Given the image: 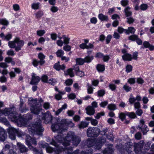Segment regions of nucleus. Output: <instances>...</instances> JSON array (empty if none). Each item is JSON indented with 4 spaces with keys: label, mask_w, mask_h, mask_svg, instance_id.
I'll return each mask as SVG.
<instances>
[{
    "label": "nucleus",
    "mask_w": 154,
    "mask_h": 154,
    "mask_svg": "<svg viewBox=\"0 0 154 154\" xmlns=\"http://www.w3.org/2000/svg\"><path fill=\"white\" fill-rule=\"evenodd\" d=\"M17 145L18 146L20 151L21 153L25 152L28 151V149L25 146L22 144L20 143H17Z\"/></svg>",
    "instance_id": "21"
},
{
    "label": "nucleus",
    "mask_w": 154,
    "mask_h": 154,
    "mask_svg": "<svg viewBox=\"0 0 154 154\" xmlns=\"http://www.w3.org/2000/svg\"><path fill=\"white\" fill-rule=\"evenodd\" d=\"M53 67L54 68L58 71L60 70L63 71L66 68V66L64 64L61 65H60V62L59 61H58L57 63H55Z\"/></svg>",
    "instance_id": "20"
},
{
    "label": "nucleus",
    "mask_w": 154,
    "mask_h": 154,
    "mask_svg": "<svg viewBox=\"0 0 154 154\" xmlns=\"http://www.w3.org/2000/svg\"><path fill=\"white\" fill-rule=\"evenodd\" d=\"M63 42L64 44L67 45L69 43V38H68V37H66L65 35H63Z\"/></svg>",
    "instance_id": "45"
},
{
    "label": "nucleus",
    "mask_w": 154,
    "mask_h": 154,
    "mask_svg": "<svg viewBox=\"0 0 154 154\" xmlns=\"http://www.w3.org/2000/svg\"><path fill=\"white\" fill-rule=\"evenodd\" d=\"M23 104V100L21 99L20 100V104L19 110L22 112H25L26 110H27L28 109H22V107Z\"/></svg>",
    "instance_id": "40"
},
{
    "label": "nucleus",
    "mask_w": 154,
    "mask_h": 154,
    "mask_svg": "<svg viewBox=\"0 0 154 154\" xmlns=\"http://www.w3.org/2000/svg\"><path fill=\"white\" fill-rule=\"evenodd\" d=\"M114 152L113 149L110 147H107L105 148L103 151V154H112Z\"/></svg>",
    "instance_id": "27"
},
{
    "label": "nucleus",
    "mask_w": 154,
    "mask_h": 154,
    "mask_svg": "<svg viewBox=\"0 0 154 154\" xmlns=\"http://www.w3.org/2000/svg\"><path fill=\"white\" fill-rule=\"evenodd\" d=\"M103 142L102 140L98 141L97 140L96 141L93 140H88L87 144L89 149L85 152L82 151L81 152V154H92L93 150L90 147H94L96 150H99L101 148L102 146V143Z\"/></svg>",
    "instance_id": "3"
},
{
    "label": "nucleus",
    "mask_w": 154,
    "mask_h": 154,
    "mask_svg": "<svg viewBox=\"0 0 154 154\" xmlns=\"http://www.w3.org/2000/svg\"><path fill=\"white\" fill-rule=\"evenodd\" d=\"M40 3L39 2L33 3L32 5V9L34 10H37L39 8V5Z\"/></svg>",
    "instance_id": "42"
},
{
    "label": "nucleus",
    "mask_w": 154,
    "mask_h": 154,
    "mask_svg": "<svg viewBox=\"0 0 154 154\" xmlns=\"http://www.w3.org/2000/svg\"><path fill=\"white\" fill-rule=\"evenodd\" d=\"M0 122L4 124L8 127L7 129L9 137L12 140H14L16 138V134H17L19 137H22L24 134L19 129H16L11 126L9 122L5 117H0Z\"/></svg>",
    "instance_id": "1"
},
{
    "label": "nucleus",
    "mask_w": 154,
    "mask_h": 154,
    "mask_svg": "<svg viewBox=\"0 0 154 154\" xmlns=\"http://www.w3.org/2000/svg\"><path fill=\"white\" fill-rule=\"evenodd\" d=\"M137 128L141 130L143 135L146 134L149 131V129L146 125L143 126L138 125Z\"/></svg>",
    "instance_id": "22"
},
{
    "label": "nucleus",
    "mask_w": 154,
    "mask_h": 154,
    "mask_svg": "<svg viewBox=\"0 0 154 154\" xmlns=\"http://www.w3.org/2000/svg\"><path fill=\"white\" fill-rule=\"evenodd\" d=\"M108 101H107L102 102L100 104V107L104 108L108 104Z\"/></svg>",
    "instance_id": "60"
},
{
    "label": "nucleus",
    "mask_w": 154,
    "mask_h": 154,
    "mask_svg": "<svg viewBox=\"0 0 154 154\" xmlns=\"http://www.w3.org/2000/svg\"><path fill=\"white\" fill-rule=\"evenodd\" d=\"M8 66L6 63L2 62L0 63V67L3 68L4 69H6L8 67Z\"/></svg>",
    "instance_id": "63"
},
{
    "label": "nucleus",
    "mask_w": 154,
    "mask_h": 154,
    "mask_svg": "<svg viewBox=\"0 0 154 154\" xmlns=\"http://www.w3.org/2000/svg\"><path fill=\"white\" fill-rule=\"evenodd\" d=\"M63 49L66 51H69L71 50V47L69 45H66L63 47Z\"/></svg>",
    "instance_id": "57"
},
{
    "label": "nucleus",
    "mask_w": 154,
    "mask_h": 154,
    "mask_svg": "<svg viewBox=\"0 0 154 154\" xmlns=\"http://www.w3.org/2000/svg\"><path fill=\"white\" fill-rule=\"evenodd\" d=\"M18 120L16 123L19 127H21L26 123L32 119V115L30 114H27L25 117H22L21 116L18 114Z\"/></svg>",
    "instance_id": "10"
},
{
    "label": "nucleus",
    "mask_w": 154,
    "mask_h": 154,
    "mask_svg": "<svg viewBox=\"0 0 154 154\" xmlns=\"http://www.w3.org/2000/svg\"><path fill=\"white\" fill-rule=\"evenodd\" d=\"M76 62L77 65H82L85 63L84 59L77 58L76 59Z\"/></svg>",
    "instance_id": "36"
},
{
    "label": "nucleus",
    "mask_w": 154,
    "mask_h": 154,
    "mask_svg": "<svg viewBox=\"0 0 154 154\" xmlns=\"http://www.w3.org/2000/svg\"><path fill=\"white\" fill-rule=\"evenodd\" d=\"M45 32L44 30H39L37 31V35L40 36L43 35Z\"/></svg>",
    "instance_id": "56"
},
{
    "label": "nucleus",
    "mask_w": 154,
    "mask_h": 154,
    "mask_svg": "<svg viewBox=\"0 0 154 154\" xmlns=\"http://www.w3.org/2000/svg\"><path fill=\"white\" fill-rule=\"evenodd\" d=\"M54 123H52L51 129L53 132L57 131L61 133L63 131L66 129L67 124L66 120L65 119H61L58 118L54 119Z\"/></svg>",
    "instance_id": "2"
},
{
    "label": "nucleus",
    "mask_w": 154,
    "mask_h": 154,
    "mask_svg": "<svg viewBox=\"0 0 154 154\" xmlns=\"http://www.w3.org/2000/svg\"><path fill=\"white\" fill-rule=\"evenodd\" d=\"M89 122L85 121L81 122L78 125L79 128L80 129L88 127Z\"/></svg>",
    "instance_id": "28"
},
{
    "label": "nucleus",
    "mask_w": 154,
    "mask_h": 154,
    "mask_svg": "<svg viewBox=\"0 0 154 154\" xmlns=\"http://www.w3.org/2000/svg\"><path fill=\"white\" fill-rule=\"evenodd\" d=\"M134 107L135 109H140L141 107L140 103L139 102H135L134 104Z\"/></svg>",
    "instance_id": "64"
},
{
    "label": "nucleus",
    "mask_w": 154,
    "mask_h": 154,
    "mask_svg": "<svg viewBox=\"0 0 154 154\" xmlns=\"http://www.w3.org/2000/svg\"><path fill=\"white\" fill-rule=\"evenodd\" d=\"M126 29H124L122 27H119L118 28V32L122 34L124 32H125Z\"/></svg>",
    "instance_id": "61"
},
{
    "label": "nucleus",
    "mask_w": 154,
    "mask_h": 154,
    "mask_svg": "<svg viewBox=\"0 0 154 154\" xmlns=\"http://www.w3.org/2000/svg\"><path fill=\"white\" fill-rule=\"evenodd\" d=\"M96 68L98 72H103L105 70V66L104 65L98 64L97 65Z\"/></svg>",
    "instance_id": "35"
},
{
    "label": "nucleus",
    "mask_w": 154,
    "mask_h": 154,
    "mask_svg": "<svg viewBox=\"0 0 154 154\" xmlns=\"http://www.w3.org/2000/svg\"><path fill=\"white\" fill-rule=\"evenodd\" d=\"M41 120L39 119L32 125V126L28 128L29 131L33 134L36 133L39 135L42 136L44 128L41 125Z\"/></svg>",
    "instance_id": "5"
},
{
    "label": "nucleus",
    "mask_w": 154,
    "mask_h": 154,
    "mask_svg": "<svg viewBox=\"0 0 154 154\" xmlns=\"http://www.w3.org/2000/svg\"><path fill=\"white\" fill-rule=\"evenodd\" d=\"M86 113L89 115H92L95 113V109L91 106H88L85 109Z\"/></svg>",
    "instance_id": "23"
},
{
    "label": "nucleus",
    "mask_w": 154,
    "mask_h": 154,
    "mask_svg": "<svg viewBox=\"0 0 154 154\" xmlns=\"http://www.w3.org/2000/svg\"><path fill=\"white\" fill-rule=\"evenodd\" d=\"M0 23L4 25L7 26L8 25L9 22L5 19L0 20Z\"/></svg>",
    "instance_id": "49"
},
{
    "label": "nucleus",
    "mask_w": 154,
    "mask_h": 154,
    "mask_svg": "<svg viewBox=\"0 0 154 154\" xmlns=\"http://www.w3.org/2000/svg\"><path fill=\"white\" fill-rule=\"evenodd\" d=\"M128 0H122L121 2V3L122 6L125 7L128 5Z\"/></svg>",
    "instance_id": "53"
},
{
    "label": "nucleus",
    "mask_w": 154,
    "mask_h": 154,
    "mask_svg": "<svg viewBox=\"0 0 154 154\" xmlns=\"http://www.w3.org/2000/svg\"><path fill=\"white\" fill-rule=\"evenodd\" d=\"M144 143V142L141 140L139 143H134V150L136 154H139L141 152Z\"/></svg>",
    "instance_id": "12"
},
{
    "label": "nucleus",
    "mask_w": 154,
    "mask_h": 154,
    "mask_svg": "<svg viewBox=\"0 0 154 154\" xmlns=\"http://www.w3.org/2000/svg\"><path fill=\"white\" fill-rule=\"evenodd\" d=\"M43 12L40 11H38L35 14V17L37 19L41 17L43 15Z\"/></svg>",
    "instance_id": "39"
},
{
    "label": "nucleus",
    "mask_w": 154,
    "mask_h": 154,
    "mask_svg": "<svg viewBox=\"0 0 154 154\" xmlns=\"http://www.w3.org/2000/svg\"><path fill=\"white\" fill-rule=\"evenodd\" d=\"M22 132V131H21ZM24 134L23 136L22 137H19L17 134L18 137H23L25 136H26V144L28 146L30 149L33 151L36 154H43V152L42 150H38L36 148L33 147L31 144L36 145L37 142L36 139L34 138L31 137L29 135L25 134L24 133L22 132Z\"/></svg>",
    "instance_id": "4"
},
{
    "label": "nucleus",
    "mask_w": 154,
    "mask_h": 154,
    "mask_svg": "<svg viewBox=\"0 0 154 154\" xmlns=\"http://www.w3.org/2000/svg\"><path fill=\"white\" fill-rule=\"evenodd\" d=\"M127 20V22L129 24H132L134 21V19L131 17H128Z\"/></svg>",
    "instance_id": "47"
},
{
    "label": "nucleus",
    "mask_w": 154,
    "mask_h": 154,
    "mask_svg": "<svg viewBox=\"0 0 154 154\" xmlns=\"http://www.w3.org/2000/svg\"><path fill=\"white\" fill-rule=\"evenodd\" d=\"M38 57L40 59L39 62L40 65H42L45 63V61L44 60L45 57V56L42 53L38 54Z\"/></svg>",
    "instance_id": "24"
},
{
    "label": "nucleus",
    "mask_w": 154,
    "mask_h": 154,
    "mask_svg": "<svg viewBox=\"0 0 154 154\" xmlns=\"http://www.w3.org/2000/svg\"><path fill=\"white\" fill-rule=\"evenodd\" d=\"M98 18L101 21H107L108 20V17L107 16L103 15L102 14H100L98 15Z\"/></svg>",
    "instance_id": "32"
},
{
    "label": "nucleus",
    "mask_w": 154,
    "mask_h": 154,
    "mask_svg": "<svg viewBox=\"0 0 154 154\" xmlns=\"http://www.w3.org/2000/svg\"><path fill=\"white\" fill-rule=\"evenodd\" d=\"M75 134L72 131L68 132L65 138V142L63 143V146H64V148L65 149V152L67 154H70L72 153V148L71 146H68L70 145L69 143L72 141L75 136Z\"/></svg>",
    "instance_id": "6"
},
{
    "label": "nucleus",
    "mask_w": 154,
    "mask_h": 154,
    "mask_svg": "<svg viewBox=\"0 0 154 154\" xmlns=\"http://www.w3.org/2000/svg\"><path fill=\"white\" fill-rule=\"evenodd\" d=\"M132 69V66L130 65H127L126 67V71L127 73L131 72Z\"/></svg>",
    "instance_id": "52"
},
{
    "label": "nucleus",
    "mask_w": 154,
    "mask_h": 154,
    "mask_svg": "<svg viewBox=\"0 0 154 154\" xmlns=\"http://www.w3.org/2000/svg\"><path fill=\"white\" fill-rule=\"evenodd\" d=\"M67 105L65 103L62 105V107L58 109L56 112L55 114L56 115H59L63 110L66 109L67 107Z\"/></svg>",
    "instance_id": "33"
},
{
    "label": "nucleus",
    "mask_w": 154,
    "mask_h": 154,
    "mask_svg": "<svg viewBox=\"0 0 154 154\" xmlns=\"http://www.w3.org/2000/svg\"><path fill=\"white\" fill-rule=\"evenodd\" d=\"M135 30H136L134 27H128V29H126L125 33L127 34H129L130 33L134 34Z\"/></svg>",
    "instance_id": "29"
},
{
    "label": "nucleus",
    "mask_w": 154,
    "mask_h": 154,
    "mask_svg": "<svg viewBox=\"0 0 154 154\" xmlns=\"http://www.w3.org/2000/svg\"><path fill=\"white\" fill-rule=\"evenodd\" d=\"M42 119L45 124H47L51 122L53 119V117L50 112L48 111L45 113H42Z\"/></svg>",
    "instance_id": "13"
},
{
    "label": "nucleus",
    "mask_w": 154,
    "mask_h": 154,
    "mask_svg": "<svg viewBox=\"0 0 154 154\" xmlns=\"http://www.w3.org/2000/svg\"><path fill=\"white\" fill-rule=\"evenodd\" d=\"M43 106L45 109H49L50 107V103L48 102H46L44 103Z\"/></svg>",
    "instance_id": "58"
},
{
    "label": "nucleus",
    "mask_w": 154,
    "mask_h": 154,
    "mask_svg": "<svg viewBox=\"0 0 154 154\" xmlns=\"http://www.w3.org/2000/svg\"><path fill=\"white\" fill-rule=\"evenodd\" d=\"M130 8L129 7H127L125 9V14L127 17L130 16L132 14V12L130 10Z\"/></svg>",
    "instance_id": "31"
},
{
    "label": "nucleus",
    "mask_w": 154,
    "mask_h": 154,
    "mask_svg": "<svg viewBox=\"0 0 154 154\" xmlns=\"http://www.w3.org/2000/svg\"><path fill=\"white\" fill-rule=\"evenodd\" d=\"M105 94V91L104 90H100L97 91V95L98 97H103Z\"/></svg>",
    "instance_id": "46"
},
{
    "label": "nucleus",
    "mask_w": 154,
    "mask_h": 154,
    "mask_svg": "<svg viewBox=\"0 0 154 154\" xmlns=\"http://www.w3.org/2000/svg\"><path fill=\"white\" fill-rule=\"evenodd\" d=\"M48 83L54 85L57 83V81L55 79H50L48 81Z\"/></svg>",
    "instance_id": "44"
},
{
    "label": "nucleus",
    "mask_w": 154,
    "mask_h": 154,
    "mask_svg": "<svg viewBox=\"0 0 154 154\" xmlns=\"http://www.w3.org/2000/svg\"><path fill=\"white\" fill-rule=\"evenodd\" d=\"M58 10V8L55 6H52L50 8V11L53 13L57 12Z\"/></svg>",
    "instance_id": "54"
},
{
    "label": "nucleus",
    "mask_w": 154,
    "mask_h": 154,
    "mask_svg": "<svg viewBox=\"0 0 154 154\" xmlns=\"http://www.w3.org/2000/svg\"><path fill=\"white\" fill-rule=\"evenodd\" d=\"M107 108L110 110H114L116 109V106L114 104H110L108 105Z\"/></svg>",
    "instance_id": "43"
},
{
    "label": "nucleus",
    "mask_w": 154,
    "mask_h": 154,
    "mask_svg": "<svg viewBox=\"0 0 154 154\" xmlns=\"http://www.w3.org/2000/svg\"><path fill=\"white\" fill-rule=\"evenodd\" d=\"M16 42H15V39L14 41H9L8 43V45L10 48H15H15L16 47Z\"/></svg>",
    "instance_id": "37"
},
{
    "label": "nucleus",
    "mask_w": 154,
    "mask_h": 154,
    "mask_svg": "<svg viewBox=\"0 0 154 154\" xmlns=\"http://www.w3.org/2000/svg\"><path fill=\"white\" fill-rule=\"evenodd\" d=\"M125 114L131 119H135L137 117L136 114L134 112H125Z\"/></svg>",
    "instance_id": "30"
},
{
    "label": "nucleus",
    "mask_w": 154,
    "mask_h": 154,
    "mask_svg": "<svg viewBox=\"0 0 154 154\" xmlns=\"http://www.w3.org/2000/svg\"><path fill=\"white\" fill-rule=\"evenodd\" d=\"M125 148L126 152L129 154L131 153L132 152V149L134 148L133 143L130 142H128L125 144Z\"/></svg>",
    "instance_id": "18"
},
{
    "label": "nucleus",
    "mask_w": 154,
    "mask_h": 154,
    "mask_svg": "<svg viewBox=\"0 0 154 154\" xmlns=\"http://www.w3.org/2000/svg\"><path fill=\"white\" fill-rule=\"evenodd\" d=\"M100 130L97 127H90L87 130V135L89 137H97L99 135Z\"/></svg>",
    "instance_id": "11"
},
{
    "label": "nucleus",
    "mask_w": 154,
    "mask_h": 154,
    "mask_svg": "<svg viewBox=\"0 0 154 154\" xmlns=\"http://www.w3.org/2000/svg\"><path fill=\"white\" fill-rule=\"evenodd\" d=\"M15 42L17 45L15 48V51H18L21 50V48L23 46L24 42L23 40H21L19 37H17L15 38Z\"/></svg>",
    "instance_id": "14"
},
{
    "label": "nucleus",
    "mask_w": 154,
    "mask_h": 154,
    "mask_svg": "<svg viewBox=\"0 0 154 154\" xmlns=\"http://www.w3.org/2000/svg\"><path fill=\"white\" fill-rule=\"evenodd\" d=\"M57 56L58 57H61L64 54V51L61 49H59L56 52Z\"/></svg>",
    "instance_id": "38"
},
{
    "label": "nucleus",
    "mask_w": 154,
    "mask_h": 154,
    "mask_svg": "<svg viewBox=\"0 0 154 154\" xmlns=\"http://www.w3.org/2000/svg\"><path fill=\"white\" fill-rule=\"evenodd\" d=\"M75 112L72 110H68L67 112V114L69 116H72L74 115Z\"/></svg>",
    "instance_id": "51"
},
{
    "label": "nucleus",
    "mask_w": 154,
    "mask_h": 154,
    "mask_svg": "<svg viewBox=\"0 0 154 154\" xmlns=\"http://www.w3.org/2000/svg\"><path fill=\"white\" fill-rule=\"evenodd\" d=\"M123 88L127 92L130 91L131 89V88L127 85L126 84L124 85Z\"/></svg>",
    "instance_id": "50"
},
{
    "label": "nucleus",
    "mask_w": 154,
    "mask_h": 154,
    "mask_svg": "<svg viewBox=\"0 0 154 154\" xmlns=\"http://www.w3.org/2000/svg\"><path fill=\"white\" fill-rule=\"evenodd\" d=\"M137 110L136 111V114L139 116H141L143 113L142 110L140 109H137Z\"/></svg>",
    "instance_id": "59"
},
{
    "label": "nucleus",
    "mask_w": 154,
    "mask_h": 154,
    "mask_svg": "<svg viewBox=\"0 0 154 154\" xmlns=\"http://www.w3.org/2000/svg\"><path fill=\"white\" fill-rule=\"evenodd\" d=\"M73 83V81L71 79H68L66 80L65 83L66 85L69 86L72 85Z\"/></svg>",
    "instance_id": "62"
},
{
    "label": "nucleus",
    "mask_w": 154,
    "mask_h": 154,
    "mask_svg": "<svg viewBox=\"0 0 154 154\" xmlns=\"http://www.w3.org/2000/svg\"><path fill=\"white\" fill-rule=\"evenodd\" d=\"M43 101V100L41 98H38V100L35 99L33 101V104H31L30 107L31 112L34 114L38 115L43 110L41 103Z\"/></svg>",
    "instance_id": "7"
},
{
    "label": "nucleus",
    "mask_w": 154,
    "mask_h": 154,
    "mask_svg": "<svg viewBox=\"0 0 154 154\" xmlns=\"http://www.w3.org/2000/svg\"><path fill=\"white\" fill-rule=\"evenodd\" d=\"M81 141L80 137L75 136L72 140V143L74 145L77 146L79 143Z\"/></svg>",
    "instance_id": "26"
},
{
    "label": "nucleus",
    "mask_w": 154,
    "mask_h": 154,
    "mask_svg": "<svg viewBox=\"0 0 154 154\" xmlns=\"http://www.w3.org/2000/svg\"><path fill=\"white\" fill-rule=\"evenodd\" d=\"M15 108L14 106L11 107L5 108L3 111L2 113L5 116H8L12 121L16 123L17 122L18 117V114L14 111Z\"/></svg>",
    "instance_id": "8"
},
{
    "label": "nucleus",
    "mask_w": 154,
    "mask_h": 154,
    "mask_svg": "<svg viewBox=\"0 0 154 154\" xmlns=\"http://www.w3.org/2000/svg\"><path fill=\"white\" fill-rule=\"evenodd\" d=\"M148 7V5L145 4H141L140 6V9L143 11H145L146 10Z\"/></svg>",
    "instance_id": "55"
},
{
    "label": "nucleus",
    "mask_w": 154,
    "mask_h": 154,
    "mask_svg": "<svg viewBox=\"0 0 154 154\" xmlns=\"http://www.w3.org/2000/svg\"><path fill=\"white\" fill-rule=\"evenodd\" d=\"M7 137V132L2 128L0 127V140L4 141Z\"/></svg>",
    "instance_id": "17"
},
{
    "label": "nucleus",
    "mask_w": 154,
    "mask_h": 154,
    "mask_svg": "<svg viewBox=\"0 0 154 154\" xmlns=\"http://www.w3.org/2000/svg\"><path fill=\"white\" fill-rule=\"evenodd\" d=\"M73 70H74V71H75L76 72L80 70L79 69V66L77 65H75L73 69L72 68H70L67 70L66 71V72L67 73H66V75H69L70 77H73L74 76V75L72 72Z\"/></svg>",
    "instance_id": "15"
},
{
    "label": "nucleus",
    "mask_w": 154,
    "mask_h": 154,
    "mask_svg": "<svg viewBox=\"0 0 154 154\" xmlns=\"http://www.w3.org/2000/svg\"><path fill=\"white\" fill-rule=\"evenodd\" d=\"M138 38V36L135 35H130L128 37V39L132 41H134L137 39Z\"/></svg>",
    "instance_id": "41"
},
{
    "label": "nucleus",
    "mask_w": 154,
    "mask_h": 154,
    "mask_svg": "<svg viewBox=\"0 0 154 154\" xmlns=\"http://www.w3.org/2000/svg\"><path fill=\"white\" fill-rule=\"evenodd\" d=\"M94 57L93 56L88 55L86 56L84 60H85V63H89L91 62L92 60L93 59Z\"/></svg>",
    "instance_id": "34"
},
{
    "label": "nucleus",
    "mask_w": 154,
    "mask_h": 154,
    "mask_svg": "<svg viewBox=\"0 0 154 154\" xmlns=\"http://www.w3.org/2000/svg\"><path fill=\"white\" fill-rule=\"evenodd\" d=\"M48 76L46 75H44L42 76V81L45 83H48Z\"/></svg>",
    "instance_id": "48"
},
{
    "label": "nucleus",
    "mask_w": 154,
    "mask_h": 154,
    "mask_svg": "<svg viewBox=\"0 0 154 154\" xmlns=\"http://www.w3.org/2000/svg\"><path fill=\"white\" fill-rule=\"evenodd\" d=\"M40 80V77L36 75V74L33 73L32 74V80L30 82V84L32 85H37Z\"/></svg>",
    "instance_id": "16"
},
{
    "label": "nucleus",
    "mask_w": 154,
    "mask_h": 154,
    "mask_svg": "<svg viewBox=\"0 0 154 154\" xmlns=\"http://www.w3.org/2000/svg\"><path fill=\"white\" fill-rule=\"evenodd\" d=\"M55 140L57 142H56L55 140L53 139H52L51 141L50 142V144L54 146L56 148V149L59 152L62 151H65L66 150L64 148H62L60 146V143H62L63 145V143L65 142V138L63 137V135L62 134L60 133L58 134L56 136H54Z\"/></svg>",
    "instance_id": "9"
},
{
    "label": "nucleus",
    "mask_w": 154,
    "mask_h": 154,
    "mask_svg": "<svg viewBox=\"0 0 154 154\" xmlns=\"http://www.w3.org/2000/svg\"><path fill=\"white\" fill-rule=\"evenodd\" d=\"M41 147L43 148H46L47 152L48 153H51L54 151V149L52 148L48 145V144L47 143H45L44 144H42L40 145Z\"/></svg>",
    "instance_id": "19"
},
{
    "label": "nucleus",
    "mask_w": 154,
    "mask_h": 154,
    "mask_svg": "<svg viewBox=\"0 0 154 154\" xmlns=\"http://www.w3.org/2000/svg\"><path fill=\"white\" fill-rule=\"evenodd\" d=\"M123 59L124 60L131 61L132 59V56L131 54L128 53H126L122 56Z\"/></svg>",
    "instance_id": "25"
}]
</instances>
